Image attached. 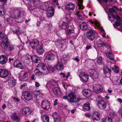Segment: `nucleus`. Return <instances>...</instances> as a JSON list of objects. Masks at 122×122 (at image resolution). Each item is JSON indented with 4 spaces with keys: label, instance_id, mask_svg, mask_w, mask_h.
<instances>
[{
    "label": "nucleus",
    "instance_id": "54",
    "mask_svg": "<svg viewBox=\"0 0 122 122\" xmlns=\"http://www.w3.org/2000/svg\"><path fill=\"white\" fill-rule=\"evenodd\" d=\"M35 86L36 87H38L39 86L40 84L39 83L37 82H36L35 83Z\"/></svg>",
    "mask_w": 122,
    "mask_h": 122
},
{
    "label": "nucleus",
    "instance_id": "32",
    "mask_svg": "<svg viewBox=\"0 0 122 122\" xmlns=\"http://www.w3.org/2000/svg\"><path fill=\"white\" fill-rule=\"evenodd\" d=\"M87 28V25L84 22H83L80 25V28L82 30H86Z\"/></svg>",
    "mask_w": 122,
    "mask_h": 122
},
{
    "label": "nucleus",
    "instance_id": "64",
    "mask_svg": "<svg viewBox=\"0 0 122 122\" xmlns=\"http://www.w3.org/2000/svg\"><path fill=\"white\" fill-rule=\"evenodd\" d=\"M26 84H24L20 86V89H22L23 87H24L26 86Z\"/></svg>",
    "mask_w": 122,
    "mask_h": 122
},
{
    "label": "nucleus",
    "instance_id": "62",
    "mask_svg": "<svg viewBox=\"0 0 122 122\" xmlns=\"http://www.w3.org/2000/svg\"><path fill=\"white\" fill-rule=\"evenodd\" d=\"M57 99H56L55 100V101H54V105H56L58 103H57Z\"/></svg>",
    "mask_w": 122,
    "mask_h": 122
},
{
    "label": "nucleus",
    "instance_id": "31",
    "mask_svg": "<svg viewBox=\"0 0 122 122\" xmlns=\"http://www.w3.org/2000/svg\"><path fill=\"white\" fill-rule=\"evenodd\" d=\"M41 117L43 122H49V118L47 116L44 115L41 116Z\"/></svg>",
    "mask_w": 122,
    "mask_h": 122
},
{
    "label": "nucleus",
    "instance_id": "60",
    "mask_svg": "<svg viewBox=\"0 0 122 122\" xmlns=\"http://www.w3.org/2000/svg\"><path fill=\"white\" fill-rule=\"evenodd\" d=\"M91 48V46H87L86 47V49L87 50Z\"/></svg>",
    "mask_w": 122,
    "mask_h": 122
},
{
    "label": "nucleus",
    "instance_id": "46",
    "mask_svg": "<svg viewBox=\"0 0 122 122\" xmlns=\"http://www.w3.org/2000/svg\"><path fill=\"white\" fill-rule=\"evenodd\" d=\"M2 42H4V43H8V39L7 38H6L5 37H2Z\"/></svg>",
    "mask_w": 122,
    "mask_h": 122
},
{
    "label": "nucleus",
    "instance_id": "6",
    "mask_svg": "<svg viewBox=\"0 0 122 122\" xmlns=\"http://www.w3.org/2000/svg\"><path fill=\"white\" fill-rule=\"evenodd\" d=\"M21 112L23 116L28 117L31 114V110L29 108L26 107L22 109L21 111Z\"/></svg>",
    "mask_w": 122,
    "mask_h": 122
},
{
    "label": "nucleus",
    "instance_id": "11",
    "mask_svg": "<svg viewBox=\"0 0 122 122\" xmlns=\"http://www.w3.org/2000/svg\"><path fill=\"white\" fill-rule=\"evenodd\" d=\"M89 72L93 78L96 79L98 78L99 74L95 70L90 69Z\"/></svg>",
    "mask_w": 122,
    "mask_h": 122
},
{
    "label": "nucleus",
    "instance_id": "39",
    "mask_svg": "<svg viewBox=\"0 0 122 122\" xmlns=\"http://www.w3.org/2000/svg\"><path fill=\"white\" fill-rule=\"evenodd\" d=\"M112 70L115 73H117L119 71V69L117 66L114 65L112 68Z\"/></svg>",
    "mask_w": 122,
    "mask_h": 122
},
{
    "label": "nucleus",
    "instance_id": "24",
    "mask_svg": "<svg viewBox=\"0 0 122 122\" xmlns=\"http://www.w3.org/2000/svg\"><path fill=\"white\" fill-rule=\"evenodd\" d=\"M42 94L41 93L40 91H36L34 94V98L36 100H38L41 97Z\"/></svg>",
    "mask_w": 122,
    "mask_h": 122
},
{
    "label": "nucleus",
    "instance_id": "21",
    "mask_svg": "<svg viewBox=\"0 0 122 122\" xmlns=\"http://www.w3.org/2000/svg\"><path fill=\"white\" fill-rule=\"evenodd\" d=\"M14 66L17 68L23 69V67L21 62L19 60L16 61L14 63Z\"/></svg>",
    "mask_w": 122,
    "mask_h": 122
},
{
    "label": "nucleus",
    "instance_id": "26",
    "mask_svg": "<svg viewBox=\"0 0 122 122\" xmlns=\"http://www.w3.org/2000/svg\"><path fill=\"white\" fill-rule=\"evenodd\" d=\"M82 93L86 97H90L91 94V91L89 89H84L82 92Z\"/></svg>",
    "mask_w": 122,
    "mask_h": 122
},
{
    "label": "nucleus",
    "instance_id": "27",
    "mask_svg": "<svg viewBox=\"0 0 122 122\" xmlns=\"http://www.w3.org/2000/svg\"><path fill=\"white\" fill-rule=\"evenodd\" d=\"M31 58L32 61L36 63H39L41 61V59L37 56H32Z\"/></svg>",
    "mask_w": 122,
    "mask_h": 122
},
{
    "label": "nucleus",
    "instance_id": "16",
    "mask_svg": "<svg viewBox=\"0 0 122 122\" xmlns=\"http://www.w3.org/2000/svg\"><path fill=\"white\" fill-rule=\"evenodd\" d=\"M30 45L31 48L33 49L39 45V41L37 40H34L30 42Z\"/></svg>",
    "mask_w": 122,
    "mask_h": 122
},
{
    "label": "nucleus",
    "instance_id": "22",
    "mask_svg": "<svg viewBox=\"0 0 122 122\" xmlns=\"http://www.w3.org/2000/svg\"><path fill=\"white\" fill-rule=\"evenodd\" d=\"M55 67L58 70L61 71L63 69L64 66L61 61H59L57 63V64L55 66Z\"/></svg>",
    "mask_w": 122,
    "mask_h": 122
},
{
    "label": "nucleus",
    "instance_id": "4",
    "mask_svg": "<svg viewBox=\"0 0 122 122\" xmlns=\"http://www.w3.org/2000/svg\"><path fill=\"white\" fill-rule=\"evenodd\" d=\"M66 32L67 36L71 35V36L73 37L76 36V34L74 30L73 26L72 25H71V26H69L67 30H66Z\"/></svg>",
    "mask_w": 122,
    "mask_h": 122
},
{
    "label": "nucleus",
    "instance_id": "13",
    "mask_svg": "<svg viewBox=\"0 0 122 122\" xmlns=\"http://www.w3.org/2000/svg\"><path fill=\"white\" fill-rule=\"evenodd\" d=\"M32 3L36 8H40L43 10L42 7V4L40 0H33Z\"/></svg>",
    "mask_w": 122,
    "mask_h": 122
},
{
    "label": "nucleus",
    "instance_id": "50",
    "mask_svg": "<svg viewBox=\"0 0 122 122\" xmlns=\"http://www.w3.org/2000/svg\"><path fill=\"white\" fill-rule=\"evenodd\" d=\"M101 32L103 34L102 36L103 37H104L105 36L106 34L104 30L103 29H101Z\"/></svg>",
    "mask_w": 122,
    "mask_h": 122
},
{
    "label": "nucleus",
    "instance_id": "41",
    "mask_svg": "<svg viewBox=\"0 0 122 122\" xmlns=\"http://www.w3.org/2000/svg\"><path fill=\"white\" fill-rule=\"evenodd\" d=\"M111 70L107 67H104V72L105 73H109L111 72Z\"/></svg>",
    "mask_w": 122,
    "mask_h": 122
},
{
    "label": "nucleus",
    "instance_id": "47",
    "mask_svg": "<svg viewBox=\"0 0 122 122\" xmlns=\"http://www.w3.org/2000/svg\"><path fill=\"white\" fill-rule=\"evenodd\" d=\"M120 25L121 23L120 22H116L113 24V26L114 27L116 28L117 26Z\"/></svg>",
    "mask_w": 122,
    "mask_h": 122
},
{
    "label": "nucleus",
    "instance_id": "53",
    "mask_svg": "<svg viewBox=\"0 0 122 122\" xmlns=\"http://www.w3.org/2000/svg\"><path fill=\"white\" fill-rule=\"evenodd\" d=\"M28 76V73L27 72H25L24 73V74L23 76V78H25L27 77Z\"/></svg>",
    "mask_w": 122,
    "mask_h": 122
},
{
    "label": "nucleus",
    "instance_id": "23",
    "mask_svg": "<svg viewBox=\"0 0 122 122\" xmlns=\"http://www.w3.org/2000/svg\"><path fill=\"white\" fill-rule=\"evenodd\" d=\"M10 117L14 121H18L20 120V118L18 115H17V113L15 112H14L10 116Z\"/></svg>",
    "mask_w": 122,
    "mask_h": 122
},
{
    "label": "nucleus",
    "instance_id": "20",
    "mask_svg": "<svg viewBox=\"0 0 122 122\" xmlns=\"http://www.w3.org/2000/svg\"><path fill=\"white\" fill-rule=\"evenodd\" d=\"M52 116L55 122H59L60 121V116L58 113L55 112L53 113Z\"/></svg>",
    "mask_w": 122,
    "mask_h": 122
},
{
    "label": "nucleus",
    "instance_id": "34",
    "mask_svg": "<svg viewBox=\"0 0 122 122\" xmlns=\"http://www.w3.org/2000/svg\"><path fill=\"white\" fill-rule=\"evenodd\" d=\"M83 109L85 110L88 111L90 109L89 103L88 102L85 103L83 105Z\"/></svg>",
    "mask_w": 122,
    "mask_h": 122
},
{
    "label": "nucleus",
    "instance_id": "25",
    "mask_svg": "<svg viewBox=\"0 0 122 122\" xmlns=\"http://www.w3.org/2000/svg\"><path fill=\"white\" fill-rule=\"evenodd\" d=\"M100 115L98 112H95L92 116L93 119L96 120H99L100 119Z\"/></svg>",
    "mask_w": 122,
    "mask_h": 122
},
{
    "label": "nucleus",
    "instance_id": "51",
    "mask_svg": "<svg viewBox=\"0 0 122 122\" xmlns=\"http://www.w3.org/2000/svg\"><path fill=\"white\" fill-rule=\"evenodd\" d=\"M112 17H111L109 15L108 16V17H109V18L110 19V20H111V21H113L114 20V15L113 14H112Z\"/></svg>",
    "mask_w": 122,
    "mask_h": 122
},
{
    "label": "nucleus",
    "instance_id": "9",
    "mask_svg": "<svg viewBox=\"0 0 122 122\" xmlns=\"http://www.w3.org/2000/svg\"><path fill=\"white\" fill-rule=\"evenodd\" d=\"M41 105L44 110H48L50 107L49 102L46 100H44L42 101Z\"/></svg>",
    "mask_w": 122,
    "mask_h": 122
},
{
    "label": "nucleus",
    "instance_id": "3",
    "mask_svg": "<svg viewBox=\"0 0 122 122\" xmlns=\"http://www.w3.org/2000/svg\"><path fill=\"white\" fill-rule=\"evenodd\" d=\"M68 98L70 102L72 103H76L79 102L81 99L79 97H76L75 94L73 92L69 94Z\"/></svg>",
    "mask_w": 122,
    "mask_h": 122
},
{
    "label": "nucleus",
    "instance_id": "43",
    "mask_svg": "<svg viewBox=\"0 0 122 122\" xmlns=\"http://www.w3.org/2000/svg\"><path fill=\"white\" fill-rule=\"evenodd\" d=\"M88 22L90 23L91 24H94L95 25L97 26H99V24L97 22H94L93 21H92L91 20H88Z\"/></svg>",
    "mask_w": 122,
    "mask_h": 122
},
{
    "label": "nucleus",
    "instance_id": "49",
    "mask_svg": "<svg viewBox=\"0 0 122 122\" xmlns=\"http://www.w3.org/2000/svg\"><path fill=\"white\" fill-rule=\"evenodd\" d=\"M14 49V46L12 45H10L8 47V50H10V51H11L13 50V49Z\"/></svg>",
    "mask_w": 122,
    "mask_h": 122
},
{
    "label": "nucleus",
    "instance_id": "52",
    "mask_svg": "<svg viewBox=\"0 0 122 122\" xmlns=\"http://www.w3.org/2000/svg\"><path fill=\"white\" fill-rule=\"evenodd\" d=\"M30 56L29 55H27L25 56V60H29L30 59Z\"/></svg>",
    "mask_w": 122,
    "mask_h": 122
},
{
    "label": "nucleus",
    "instance_id": "5",
    "mask_svg": "<svg viewBox=\"0 0 122 122\" xmlns=\"http://www.w3.org/2000/svg\"><path fill=\"white\" fill-rule=\"evenodd\" d=\"M96 32L92 29L89 30L86 34L87 37L89 40L93 41L94 39L95 36Z\"/></svg>",
    "mask_w": 122,
    "mask_h": 122
},
{
    "label": "nucleus",
    "instance_id": "18",
    "mask_svg": "<svg viewBox=\"0 0 122 122\" xmlns=\"http://www.w3.org/2000/svg\"><path fill=\"white\" fill-rule=\"evenodd\" d=\"M98 107L101 109H104L105 108L107 103L104 100H102L98 103Z\"/></svg>",
    "mask_w": 122,
    "mask_h": 122
},
{
    "label": "nucleus",
    "instance_id": "63",
    "mask_svg": "<svg viewBox=\"0 0 122 122\" xmlns=\"http://www.w3.org/2000/svg\"><path fill=\"white\" fill-rule=\"evenodd\" d=\"M60 74L61 75H63V77H65L66 76L65 75L64 73L61 72L60 73Z\"/></svg>",
    "mask_w": 122,
    "mask_h": 122
},
{
    "label": "nucleus",
    "instance_id": "14",
    "mask_svg": "<svg viewBox=\"0 0 122 122\" xmlns=\"http://www.w3.org/2000/svg\"><path fill=\"white\" fill-rule=\"evenodd\" d=\"M97 43L99 46L102 47L106 46L108 49L110 48V46L108 45L107 43L104 42L102 41L101 39L97 41Z\"/></svg>",
    "mask_w": 122,
    "mask_h": 122
},
{
    "label": "nucleus",
    "instance_id": "2",
    "mask_svg": "<svg viewBox=\"0 0 122 122\" xmlns=\"http://www.w3.org/2000/svg\"><path fill=\"white\" fill-rule=\"evenodd\" d=\"M13 11L15 15L14 17V19H18L19 17H21L24 15V12L18 8H14Z\"/></svg>",
    "mask_w": 122,
    "mask_h": 122
},
{
    "label": "nucleus",
    "instance_id": "7",
    "mask_svg": "<svg viewBox=\"0 0 122 122\" xmlns=\"http://www.w3.org/2000/svg\"><path fill=\"white\" fill-rule=\"evenodd\" d=\"M24 98L26 100L29 101L32 99V97L30 92L28 91H25L23 92L22 93Z\"/></svg>",
    "mask_w": 122,
    "mask_h": 122
},
{
    "label": "nucleus",
    "instance_id": "15",
    "mask_svg": "<svg viewBox=\"0 0 122 122\" xmlns=\"http://www.w3.org/2000/svg\"><path fill=\"white\" fill-rule=\"evenodd\" d=\"M54 12V9L53 7H49L47 9V16L48 17H51L53 16Z\"/></svg>",
    "mask_w": 122,
    "mask_h": 122
},
{
    "label": "nucleus",
    "instance_id": "58",
    "mask_svg": "<svg viewBox=\"0 0 122 122\" xmlns=\"http://www.w3.org/2000/svg\"><path fill=\"white\" fill-rule=\"evenodd\" d=\"M65 21L64 22H65L66 23L68 24L69 22V20L67 18H66L65 19Z\"/></svg>",
    "mask_w": 122,
    "mask_h": 122
},
{
    "label": "nucleus",
    "instance_id": "30",
    "mask_svg": "<svg viewBox=\"0 0 122 122\" xmlns=\"http://www.w3.org/2000/svg\"><path fill=\"white\" fill-rule=\"evenodd\" d=\"M15 83V80L14 79H12L8 81V84L10 87L14 86Z\"/></svg>",
    "mask_w": 122,
    "mask_h": 122
},
{
    "label": "nucleus",
    "instance_id": "33",
    "mask_svg": "<svg viewBox=\"0 0 122 122\" xmlns=\"http://www.w3.org/2000/svg\"><path fill=\"white\" fill-rule=\"evenodd\" d=\"M55 56L53 53L48 54L46 57V58L48 60H50L54 58Z\"/></svg>",
    "mask_w": 122,
    "mask_h": 122
},
{
    "label": "nucleus",
    "instance_id": "19",
    "mask_svg": "<svg viewBox=\"0 0 122 122\" xmlns=\"http://www.w3.org/2000/svg\"><path fill=\"white\" fill-rule=\"evenodd\" d=\"M7 59L6 56L2 55L0 56V63L2 65L5 64L7 62Z\"/></svg>",
    "mask_w": 122,
    "mask_h": 122
},
{
    "label": "nucleus",
    "instance_id": "1",
    "mask_svg": "<svg viewBox=\"0 0 122 122\" xmlns=\"http://www.w3.org/2000/svg\"><path fill=\"white\" fill-rule=\"evenodd\" d=\"M40 67L41 69V71L38 69H36L34 71L35 75L36 76H41L42 75H46L49 72V69L47 67L44 63L39 64L37 67Z\"/></svg>",
    "mask_w": 122,
    "mask_h": 122
},
{
    "label": "nucleus",
    "instance_id": "40",
    "mask_svg": "<svg viewBox=\"0 0 122 122\" xmlns=\"http://www.w3.org/2000/svg\"><path fill=\"white\" fill-rule=\"evenodd\" d=\"M97 63L99 65H101L102 63V60L101 57H99L97 59L96 61Z\"/></svg>",
    "mask_w": 122,
    "mask_h": 122
},
{
    "label": "nucleus",
    "instance_id": "38",
    "mask_svg": "<svg viewBox=\"0 0 122 122\" xmlns=\"http://www.w3.org/2000/svg\"><path fill=\"white\" fill-rule=\"evenodd\" d=\"M79 1V3L78 5L79 6V8L80 10L82 9L83 8L82 7L83 5H82V4L83 0H78Z\"/></svg>",
    "mask_w": 122,
    "mask_h": 122
},
{
    "label": "nucleus",
    "instance_id": "12",
    "mask_svg": "<svg viewBox=\"0 0 122 122\" xmlns=\"http://www.w3.org/2000/svg\"><path fill=\"white\" fill-rule=\"evenodd\" d=\"M81 80L83 82L87 81L89 79L88 76L84 73H82L79 75Z\"/></svg>",
    "mask_w": 122,
    "mask_h": 122
},
{
    "label": "nucleus",
    "instance_id": "8",
    "mask_svg": "<svg viewBox=\"0 0 122 122\" xmlns=\"http://www.w3.org/2000/svg\"><path fill=\"white\" fill-rule=\"evenodd\" d=\"M9 74V71L5 69H0V77H5L8 76Z\"/></svg>",
    "mask_w": 122,
    "mask_h": 122
},
{
    "label": "nucleus",
    "instance_id": "48",
    "mask_svg": "<svg viewBox=\"0 0 122 122\" xmlns=\"http://www.w3.org/2000/svg\"><path fill=\"white\" fill-rule=\"evenodd\" d=\"M115 11V9L114 8H112L109 10L110 12L112 13H114Z\"/></svg>",
    "mask_w": 122,
    "mask_h": 122
},
{
    "label": "nucleus",
    "instance_id": "37",
    "mask_svg": "<svg viewBox=\"0 0 122 122\" xmlns=\"http://www.w3.org/2000/svg\"><path fill=\"white\" fill-rule=\"evenodd\" d=\"M103 120L104 122H112V120L111 118L108 117L104 118Z\"/></svg>",
    "mask_w": 122,
    "mask_h": 122
},
{
    "label": "nucleus",
    "instance_id": "45",
    "mask_svg": "<svg viewBox=\"0 0 122 122\" xmlns=\"http://www.w3.org/2000/svg\"><path fill=\"white\" fill-rule=\"evenodd\" d=\"M101 97L99 96H97L96 97V100L98 102V103L99 102H100L101 101L103 100L102 99Z\"/></svg>",
    "mask_w": 122,
    "mask_h": 122
},
{
    "label": "nucleus",
    "instance_id": "57",
    "mask_svg": "<svg viewBox=\"0 0 122 122\" xmlns=\"http://www.w3.org/2000/svg\"><path fill=\"white\" fill-rule=\"evenodd\" d=\"M35 75L34 74H33L32 75V76H31V79H32V80H34L36 79V78L35 77Z\"/></svg>",
    "mask_w": 122,
    "mask_h": 122
},
{
    "label": "nucleus",
    "instance_id": "44",
    "mask_svg": "<svg viewBox=\"0 0 122 122\" xmlns=\"http://www.w3.org/2000/svg\"><path fill=\"white\" fill-rule=\"evenodd\" d=\"M5 14L4 12L2 6H0V16H2Z\"/></svg>",
    "mask_w": 122,
    "mask_h": 122
},
{
    "label": "nucleus",
    "instance_id": "59",
    "mask_svg": "<svg viewBox=\"0 0 122 122\" xmlns=\"http://www.w3.org/2000/svg\"><path fill=\"white\" fill-rule=\"evenodd\" d=\"M38 119L37 118H35L31 120V122H36L38 121Z\"/></svg>",
    "mask_w": 122,
    "mask_h": 122
},
{
    "label": "nucleus",
    "instance_id": "10",
    "mask_svg": "<svg viewBox=\"0 0 122 122\" xmlns=\"http://www.w3.org/2000/svg\"><path fill=\"white\" fill-rule=\"evenodd\" d=\"M93 89L96 92L99 93L103 91V88L100 85L97 84L94 85Z\"/></svg>",
    "mask_w": 122,
    "mask_h": 122
},
{
    "label": "nucleus",
    "instance_id": "36",
    "mask_svg": "<svg viewBox=\"0 0 122 122\" xmlns=\"http://www.w3.org/2000/svg\"><path fill=\"white\" fill-rule=\"evenodd\" d=\"M67 7L70 10H73L75 8V5L72 3H69L67 5Z\"/></svg>",
    "mask_w": 122,
    "mask_h": 122
},
{
    "label": "nucleus",
    "instance_id": "61",
    "mask_svg": "<svg viewBox=\"0 0 122 122\" xmlns=\"http://www.w3.org/2000/svg\"><path fill=\"white\" fill-rule=\"evenodd\" d=\"M113 4L115 3L116 2V0H109Z\"/></svg>",
    "mask_w": 122,
    "mask_h": 122
},
{
    "label": "nucleus",
    "instance_id": "17",
    "mask_svg": "<svg viewBox=\"0 0 122 122\" xmlns=\"http://www.w3.org/2000/svg\"><path fill=\"white\" fill-rule=\"evenodd\" d=\"M53 92L54 94L58 97H60L61 95V93L60 89L57 87L53 88Z\"/></svg>",
    "mask_w": 122,
    "mask_h": 122
},
{
    "label": "nucleus",
    "instance_id": "55",
    "mask_svg": "<svg viewBox=\"0 0 122 122\" xmlns=\"http://www.w3.org/2000/svg\"><path fill=\"white\" fill-rule=\"evenodd\" d=\"M5 3H6L4 1H1V0H0V6H2Z\"/></svg>",
    "mask_w": 122,
    "mask_h": 122
},
{
    "label": "nucleus",
    "instance_id": "35",
    "mask_svg": "<svg viewBox=\"0 0 122 122\" xmlns=\"http://www.w3.org/2000/svg\"><path fill=\"white\" fill-rule=\"evenodd\" d=\"M106 55L110 60H113L114 59L113 54L112 53L109 52L107 53Z\"/></svg>",
    "mask_w": 122,
    "mask_h": 122
},
{
    "label": "nucleus",
    "instance_id": "56",
    "mask_svg": "<svg viewBox=\"0 0 122 122\" xmlns=\"http://www.w3.org/2000/svg\"><path fill=\"white\" fill-rule=\"evenodd\" d=\"M117 101L121 103H122V100L121 98H117Z\"/></svg>",
    "mask_w": 122,
    "mask_h": 122
},
{
    "label": "nucleus",
    "instance_id": "42",
    "mask_svg": "<svg viewBox=\"0 0 122 122\" xmlns=\"http://www.w3.org/2000/svg\"><path fill=\"white\" fill-rule=\"evenodd\" d=\"M68 24L66 23L65 22H63L61 26V28L63 29H66L67 26Z\"/></svg>",
    "mask_w": 122,
    "mask_h": 122
},
{
    "label": "nucleus",
    "instance_id": "29",
    "mask_svg": "<svg viewBox=\"0 0 122 122\" xmlns=\"http://www.w3.org/2000/svg\"><path fill=\"white\" fill-rule=\"evenodd\" d=\"M0 45L2 48L4 49L7 50L8 49L9 43H8L2 42Z\"/></svg>",
    "mask_w": 122,
    "mask_h": 122
},
{
    "label": "nucleus",
    "instance_id": "28",
    "mask_svg": "<svg viewBox=\"0 0 122 122\" xmlns=\"http://www.w3.org/2000/svg\"><path fill=\"white\" fill-rule=\"evenodd\" d=\"M37 52L40 54H42L44 52L43 47L41 45H38L36 48Z\"/></svg>",
    "mask_w": 122,
    "mask_h": 122
}]
</instances>
